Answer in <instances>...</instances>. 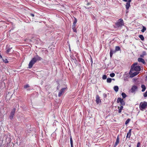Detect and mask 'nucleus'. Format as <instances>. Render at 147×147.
Segmentation results:
<instances>
[{"label": "nucleus", "instance_id": "obj_22", "mask_svg": "<svg viewBox=\"0 0 147 147\" xmlns=\"http://www.w3.org/2000/svg\"><path fill=\"white\" fill-rule=\"evenodd\" d=\"M139 37L141 40L143 41L144 40V38L143 35H139Z\"/></svg>", "mask_w": 147, "mask_h": 147}, {"label": "nucleus", "instance_id": "obj_18", "mask_svg": "<svg viewBox=\"0 0 147 147\" xmlns=\"http://www.w3.org/2000/svg\"><path fill=\"white\" fill-rule=\"evenodd\" d=\"M115 53V52L114 51H113L112 50H110V57H112V56L113 55V54Z\"/></svg>", "mask_w": 147, "mask_h": 147}, {"label": "nucleus", "instance_id": "obj_9", "mask_svg": "<svg viewBox=\"0 0 147 147\" xmlns=\"http://www.w3.org/2000/svg\"><path fill=\"white\" fill-rule=\"evenodd\" d=\"M138 89L136 85L133 86L131 89V92L132 93H133L135 92L136 90Z\"/></svg>", "mask_w": 147, "mask_h": 147}, {"label": "nucleus", "instance_id": "obj_3", "mask_svg": "<svg viewBox=\"0 0 147 147\" xmlns=\"http://www.w3.org/2000/svg\"><path fill=\"white\" fill-rule=\"evenodd\" d=\"M139 109L140 110L143 111L147 107V102L144 101L140 103L139 105Z\"/></svg>", "mask_w": 147, "mask_h": 147}, {"label": "nucleus", "instance_id": "obj_4", "mask_svg": "<svg viewBox=\"0 0 147 147\" xmlns=\"http://www.w3.org/2000/svg\"><path fill=\"white\" fill-rule=\"evenodd\" d=\"M124 25L123 20L121 19H119L117 22L115 23L116 27H119L122 26Z\"/></svg>", "mask_w": 147, "mask_h": 147}, {"label": "nucleus", "instance_id": "obj_2", "mask_svg": "<svg viewBox=\"0 0 147 147\" xmlns=\"http://www.w3.org/2000/svg\"><path fill=\"white\" fill-rule=\"evenodd\" d=\"M137 63H135L133 64L131 67V69L129 72V74L132 72L134 71L138 72L141 70V68L139 66H137Z\"/></svg>", "mask_w": 147, "mask_h": 147}, {"label": "nucleus", "instance_id": "obj_41", "mask_svg": "<svg viewBox=\"0 0 147 147\" xmlns=\"http://www.w3.org/2000/svg\"><path fill=\"white\" fill-rule=\"evenodd\" d=\"M88 9H91V7H90V8H88Z\"/></svg>", "mask_w": 147, "mask_h": 147}, {"label": "nucleus", "instance_id": "obj_31", "mask_svg": "<svg viewBox=\"0 0 147 147\" xmlns=\"http://www.w3.org/2000/svg\"><path fill=\"white\" fill-rule=\"evenodd\" d=\"M143 96L145 97H147V90L144 93Z\"/></svg>", "mask_w": 147, "mask_h": 147}, {"label": "nucleus", "instance_id": "obj_5", "mask_svg": "<svg viewBox=\"0 0 147 147\" xmlns=\"http://www.w3.org/2000/svg\"><path fill=\"white\" fill-rule=\"evenodd\" d=\"M117 103L120 102L122 106H124L125 105V103L123 99L121 98H118L117 99Z\"/></svg>", "mask_w": 147, "mask_h": 147}, {"label": "nucleus", "instance_id": "obj_26", "mask_svg": "<svg viewBox=\"0 0 147 147\" xmlns=\"http://www.w3.org/2000/svg\"><path fill=\"white\" fill-rule=\"evenodd\" d=\"M107 83H111L112 81V79L111 78H108L107 80Z\"/></svg>", "mask_w": 147, "mask_h": 147}, {"label": "nucleus", "instance_id": "obj_25", "mask_svg": "<svg viewBox=\"0 0 147 147\" xmlns=\"http://www.w3.org/2000/svg\"><path fill=\"white\" fill-rule=\"evenodd\" d=\"M146 28L144 26H143L142 27V29L141 30V31L142 32H145V31H146Z\"/></svg>", "mask_w": 147, "mask_h": 147}, {"label": "nucleus", "instance_id": "obj_38", "mask_svg": "<svg viewBox=\"0 0 147 147\" xmlns=\"http://www.w3.org/2000/svg\"><path fill=\"white\" fill-rule=\"evenodd\" d=\"M129 147H131V145H129Z\"/></svg>", "mask_w": 147, "mask_h": 147}, {"label": "nucleus", "instance_id": "obj_14", "mask_svg": "<svg viewBox=\"0 0 147 147\" xmlns=\"http://www.w3.org/2000/svg\"><path fill=\"white\" fill-rule=\"evenodd\" d=\"M118 108L119 109L118 113H120L123 109V107L122 106H121L120 107H119Z\"/></svg>", "mask_w": 147, "mask_h": 147}, {"label": "nucleus", "instance_id": "obj_30", "mask_svg": "<svg viewBox=\"0 0 147 147\" xmlns=\"http://www.w3.org/2000/svg\"><path fill=\"white\" fill-rule=\"evenodd\" d=\"M115 76V74L114 73H112L110 74V76L111 77H114Z\"/></svg>", "mask_w": 147, "mask_h": 147}, {"label": "nucleus", "instance_id": "obj_24", "mask_svg": "<svg viewBox=\"0 0 147 147\" xmlns=\"http://www.w3.org/2000/svg\"><path fill=\"white\" fill-rule=\"evenodd\" d=\"M121 95H122V97L123 98H125L127 96V95L125 93H124V92H123V93H122Z\"/></svg>", "mask_w": 147, "mask_h": 147}, {"label": "nucleus", "instance_id": "obj_19", "mask_svg": "<svg viewBox=\"0 0 147 147\" xmlns=\"http://www.w3.org/2000/svg\"><path fill=\"white\" fill-rule=\"evenodd\" d=\"M76 25H73L72 26V28L73 30V31L74 32H76Z\"/></svg>", "mask_w": 147, "mask_h": 147}, {"label": "nucleus", "instance_id": "obj_37", "mask_svg": "<svg viewBox=\"0 0 147 147\" xmlns=\"http://www.w3.org/2000/svg\"><path fill=\"white\" fill-rule=\"evenodd\" d=\"M127 0H123V1H125V2H127Z\"/></svg>", "mask_w": 147, "mask_h": 147}, {"label": "nucleus", "instance_id": "obj_28", "mask_svg": "<svg viewBox=\"0 0 147 147\" xmlns=\"http://www.w3.org/2000/svg\"><path fill=\"white\" fill-rule=\"evenodd\" d=\"M120 50V47L119 46H116L115 48V50L116 51H118Z\"/></svg>", "mask_w": 147, "mask_h": 147}, {"label": "nucleus", "instance_id": "obj_11", "mask_svg": "<svg viewBox=\"0 0 147 147\" xmlns=\"http://www.w3.org/2000/svg\"><path fill=\"white\" fill-rule=\"evenodd\" d=\"M138 61L139 62H141L143 64H146V62L144 59L141 58H139L138 59Z\"/></svg>", "mask_w": 147, "mask_h": 147}, {"label": "nucleus", "instance_id": "obj_35", "mask_svg": "<svg viewBox=\"0 0 147 147\" xmlns=\"http://www.w3.org/2000/svg\"><path fill=\"white\" fill-rule=\"evenodd\" d=\"M131 0H128L127 3H130V2H131Z\"/></svg>", "mask_w": 147, "mask_h": 147}, {"label": "nucleus", "instance_id": "obj_13", "mask_svg": "<svg viewBox=\"0 0 147 147\" xmlns=\"http://www.w3.org/2000/svg\"><path fill=\"white\" fill-rule=\"evenodd\" d=\"M119 143V136H118L116 138V141L115 142V146H116L117 145H118Z\"/></svg>", "mask_w": 147, "mask_h": 147}, {"label": "nucleus", "instance_id": "obj_21", "mask_svg": "<svg viewBox=\"0 0 147 147\" xmlns=\"http://www.w3.org/2000/svg\"><path fill=\"white\" fill-rule=\"evenodd\" d=\"M70 142L71 145V147H73V140L71 136V137L70 138Z\"/></svg>", "mask_w": 147, "mask_h": 147}, {"label": "nucleus", "instance_id": "obj_7", "mask_svg": "<svg viewBox=\"0 0 147 147\" xmlns=\"http://www.w3.org/2000/svg\"><path fill=\"white\" fill-rule=\"evenodd\" d=\"M67 87L64 88H62L61 89V90L59 91V94H58V96L60 97L61 96L62 94L64 93L65 90L66 89Z\"/></svg>", "mask_w": 147, "mask_h": 147}, {"label": "nucleus", "instance_id": "obj_20", "mask_svg": "<svg viewBox=\"0 0 147 147\" xmlns=\"http://www.w3.org/2000/svg\"><path fill=\"white\" fill-rule=\"evenodd\" d=\"M2 60L3 62L5 63H8L9 62L7 59V58H3Z\"/></svg>", "mask_w": 147, "mask_h": 147}, {"label": "nucleus", "instance_id": "obj_40", "mask_svg": "<svg viewBox=\"0 0 147 147\" xmlns=\"http://www.w3.org/2000/svg\"><path fill=\"white\" fill-rule=\"evenodd\" d=\"M146 79H147V76H146Z\"/></svg>", "mask_w": 147, "mask_h": 147}, {"label": "nucleus", "instance_id": "obj_27", "mask_svg": "<svg viewBox=\"0 0 147 147\" xmlns=\"http://www.w3.org/2000/svg\"><path fill=\"white\" fill-rule=\"evenodd\" d=\"M12 48V47L7 48V50H6V53H8L10 51V50H11V49Z\"/></svg>", "mask_w": 147, "mask_h": 147}, {"label": "nucleus", "instance_id": "obj_42", "mask_svg": "<svg viewBox=\"0 0 147 147\" xmlns=\"http://www.w3.org/2000/svg\"><path fill=\"white\" fill-rule=\"evenodd\" d=\"M113 80H114V79H113Z\"/></svg>", "mask_w": 147, "mask_h": 147}, {"label": "nucleus", "instance_id": "obj_29", "mask_svg": "<svg viewBox=\"0 0 147 147\" xmlns=\"http://www.w3.org/2000/svg\"><path fill=\"white\" fill-rule=\"evenodd\" d=\"M130 121V119H127L125 122V124L127 125V124H128Z\"/></svg>", "mask_w": 147, "mask_h": 147}, {"label": "nucleus", "instance_id": "obj_16", "mask_svg": "<svg viewBox=\"0 0 147 147\" xmlns=\"http://www.w3.org/2000/svg\"><path fill=\"white\" fill-rule=\"evenodd\" d=\"M114 89L116 92H118L119 90L118 86H115L114 87Z\"/></svg>", "mask_w": 147, "mask_h": 147}, {"label": "nucleus", "instance_id": "obj_39", "mask_svg": "<svg viewBox=\"0 0 147 147\" xmlns=\"http://www.w3.org/2000/svg\"><path fill=\"white\" fill-rule=\"evenodd\" d=\"M30 90V89H27V90Z\"/></svg>", "mask_w": 147, "mask_h": 147}, {"label": "nucleus", "instance_id": "obj_17", "mask_svg": "<svg viewBox=\"0 0 147 147\" xmlns=\"http://www.w3.org/2000/svg\"><path fill=\"white\" fill-rule=\"evenodd\" d=\"M130 3H128L127 2L126 3V8L128 10L129 9V7L130 6Z\"/></svg>", "mask_w": 147, "mask_h": 147}, {"label": "nucleus", "instance_id": "obj_32", "mask_svg": "<svg viewBox=\"0 0 147 147\" xmlns=\"http://www.w3.org/2000/svg\"><path fill=\"white\" fill-rule=\"evenodd\" d=\"M107 78V76L106 75H104L102 77V78L103 80H105Z\"/></svg>", "mask_w": 147, "mask_h": 147}, {"label": "nucleus", "instance_id": "obj_23", "mask_svg": "<svg viewBox=\"0 0 147 147\" xmlns=\"http://www.w3.org/2000/svg\"><path fill=\"white\" fill-rule=\"evenodd\" d=\"M74 20L73 21V25H76V24L77 22V20L75 17H74Z\"/></svg>", "mask_w": 147, "mask_h": 147}, {"label": "nucleus", "instance_id": "obj_10", "mask_svg": "<svg viewBox=\"0 0 147 147\" xmlns=\"http://www.w3.org/2000/svg\"><path fill=\"white\" fill-rule=\"evenodd\" d=\"M96 102L97 104L101 102V100L98 95H97L96 96Z\"/></svg>", "mask_w": 147, "mask_h": 147}, {"label": "nucleus", "instance_id": "obj_8", "mask_svg": "<svg viewBox=\"0 0 147 147\" xmlns=\"http://www.w3.org/2000/svg\"><path fill=\"white\" fill-rule=\"evenodd\" d=\"M133 71H132V72L131 73V74H130V77L131 78H133L135 76H136L138 74L139 72L136 71L133 73Z\"/></svg>", "mask_w": 147, "mask_h": 147}, {"label": "nucleus", "instance_id": "obj_1", "mask_svg": "<svg viewBox=\"0 0 147 147\" xmlns=\"http://www.w3.org/2000/svg\"><path fill=\"white\" fill-rule=\"evenodd\" d=\"M42 59L41 57L37 55H36L31 60L30 62L28 68L29 69H31L35 63L37 61L41 60Z\"/></svg>", "mask_w": 147, "mask_h": 147}, {"label": "nucleus", "instance_id": "obj_34", "mask_svg": "<svg viewBox=\"0 0 147 147\" xmlns=\"http://www.w3.org/2000/svg\"><path fill=\"white\" fill-rule=\"evenodd\" d=\"M140 142L138 143L137 145V147H140Z\"/></svg>", "mask_w": 147, "mask_h": 147}, {"label": "nucleus", "instance_id": "obj_12", "mask_svg": "<svg viewBox=\"0 0 147 147\" xmlns=\"http://www.w3.org/2000/svg\"><path fill=\"white\" fill-rule=\"evenodd\" d=\"M131 129L129 130L128 132L127 133L126 136V138H129L131 136Z\"/></svg>", "mask_w": 147, "mask_h": 147}, {"label": "nucleus", "instance_id": "obj_6", "mask_svg": "<svg viewBox=\"0 0 147 147\" xmlns=\"http://www.w3.org/2000/svg\"><path fill=\"white\" fill-rule=\"evenodd\" d=\"M16 110V108H14L11 111L10 114V115L9 116V118L11 119H13L15 112Z\"/></svg>", "mask_w": 147, "mask_h": 147}, {"label": "nucleus", "instance_id": "obj_15", "mask_svg": "<svg viewBox=\"0 0 147 147\" xmlns=\"http://www.w3.org/2000/svg\"><path fill=\"white\" fill-rule=\"evenodd\" d=\"M141 88H142V92H144L146 89V87L144 85H141Z\"/></svg>", "mask_w": 147, "mask_h": 147}, {"label": "nucleus", "instance_id": "obj_33", "mask_svg": "<svg viewBox=\"0 0 147 147\" xmlns=\"http://www.w3.org/2000/svg\"><path fill=\"white\" fill-rule=\"evenodd\" d=\"M30 87V86L28 84H26L25 86H24V88L25 89L29 87Z\"/></svg>", "mask_w": 147, "mask_h": 147}, {"label": "nucleus", "instance_id": "obj_36", "mask_svg": "<svg viewBox=\"0 0 147 147\" xmlns=\"http://www.w3.org/2000/svg\"><path fill=\"white\" fill-rule=\"evenodd\" d=\"M30 15L32 16V17H34V15L33 14H32V13H31L30 14Z\"/></svg>", "mask_w": 147, "mask_h": 147}]
</instances>
